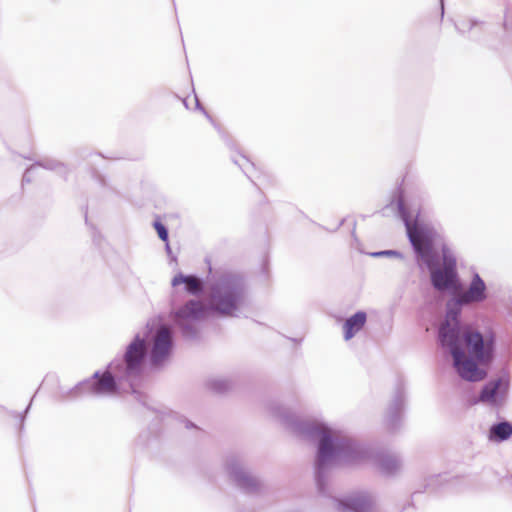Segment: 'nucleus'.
Here are the masks:
<instances>
[{"label": "nucleus", "instance_id": "obj_1", "mask_svg": "<svg viewBox=\"0 0 512 512\" xmlns=\"http://www.w3.org/2000/svg\"><path fill=\"white\" fill-rule=\"evenodd\" d=\"M394 207L406 227L417 260L429 271L432 287L440 293L457 294L462 289L457 259L437 230L420 221V212L412 220L405 203L402 182L393 191L391 201L382 209V214L385 215L387 210Z\"/></svg>", "mask_w": 512, "mask_h": 512}, {"label": "nucleus", "instance_id": "obj_2", "mask_svg": "<svg viewBox=\"0 0 512 512\" xmlns=\"http://www.w3.org/2000/svg\"><path fill=\"white\" fill-rule=\"evenodd\" d=\"M148 347L145 339L137 333L122 357L114 358L103 372L95 371L69 389L64 396L76 400L86 396H111L119 392H130L143 406H147V396L137 388L141 386Z\"/></svg>", "mask_w": 512, "mask_h": 512}, {"label": "nucleus", "instance_id": "obj_3", "mask_svg": "<svg viewBox=\"0 0 512 512\" xmlns=\"http://www.w3.org/2000/svg\"><path fill=\"white\" fill-rule=\"evenodd\" d=\"M246 298L245 279L238 274L223 273L211 284L207 303L189 299L172 312L173 321L180 328L183 339L196 340L199 331L195 322L205 319L209 314L237 317Z\"/></svg>", "mask_w": 512, "mask_h": 512}, {"label": "nucleus", "instance_id": "obj_4", "mask_svg": "<svg viewBox=\"0 0 512 512\" xmlns=\"http://www.w3.org/2000/svg\"><path fill=\"white\" fill-rule=\"evenodd\" d=\"M285 421L299 437L317 441L315 483L318 493L332 498L328 488L329 465L354 463L368 457L369 450L359 442L346 437L333 436L325 424L302 421L285 416Z\"/></svg>", "mask_w": 512, "mask_h": 512}, {"label": "nucleus", "instance_id": "obj_5", "mask_svg": "<svg viewBox=\"0 0 512 512\" xmlns=\"http://www.w3.org/2000/svg\"><path fill=\"white\" fill-rule=\"evenodd\" d=\"M140 338L145 339L148 347L146 359L149 357L152 367L163 366L170 358L174 347L172 327L159 322L156 325L147 323L146 332Z\"/></svg>", "mask_w": 512, "mask_h": 512}, {"label": "nucleus", "instance_id": "obj_6", "mask_svg": "<svg viewBox=\"0 0 512 512\" xmlns=\"http://www.w3.org/2000/svg\"><path fill=\"white\" fill-rule=\"evenodd\" d=\"M496 340L493 332L483 335L470 326L464 327V348L468 356L476 358L483 366H489L495 357Z\"/></svg>", "mask_w": 512, "mask_h": 512}, {"label": "nucleus", "instance_id": "obj_7", "mask_svg": "<svg viewBox=\"0 0 512 512\" xmlns=\"http://www.w3.org/2000/svg\"><path fill=\"white\" fill-rule=\"evenodd\" d=\"M509 390V381L502 377L490 379L481 388L473 404H485L492 409L499 410L504 407Z\"/></svg>", "mask_w": 512, "mask_h": 512}, {"label": "nucleus", "instance_id": "obj_8", "mask_svg": "<svg viewBox=\"0 0 512 512\" xmlns=\"http://www.w3.org/2000/svg\"><path fill=\"white\" fill-rule=\"evenodd\" d=\"M338 512H377V500L374 494L361 490L342 498H333Z\"/></svg>", "mask_w": 512, "mask_h": 512}, {"label": "nucleus", "instance_id": "obj_9", "mask_svg": "<svg viewBox=\"0 0 512 512\" xmlns=\"http://www.w3.org/2000/svg\"><path fill=\"white\" fill-rule=\"evenodd\" d=\"M453 367L458 375L468 382H479L487 376V371L476 358L466 355L465 350H458L456 355L452 356Z\"/></svg>", "mask_w": 512, "mask_h": 512}, {"label": "nucleus", "instance_id": "obj_10", "mask_svg": "<svg viewBox=\"0 0 512 512\" xmlns=\"http://www.w3.org/2000/svg\"><path fill=\"white\" fill-rule=\"evenodd\" d=\"M405 400L404 382L399 379L395 384L393 396L385 415V424L390 431H396L401 426Z\"/></svg>", "mask_w": 512, "mask_h": 512}, {"label": "nucleus", "instance_id": "obj_11", "mask_svg": "<svg viewBox=\"0 0 512 512\" xmlns=\"http://www.w3.org/2000/svg\"><path fill=\"white\" fill-rule=\"evenodd\" d=\"M226 469L235 485L247 494H255L261 489V482L250 475L236 458L227 461Z\"/></svg>", "mask_w": 512, "mask_h": 512}, {"label": "nucleus", "instance_id": "obj_12", "mask_svg": "<svg viewBox=\"0 0 512 512\" xmlns=\"http://www.w3.org/2000/svg\"><path fill=\"white\" fill-rule=\"evenodd\" d=\"M464 327L450 322L443 323L438 331V340L442 347L448 348L451 356L464 349Z\"/></svg>", "mask_w": 512, "mask_h": 512}, {"label": "nucleus", "instance_id": "obj_13", "mask_svg": "<svg viewBox=\"0 0 512 512\" xmlns=\"http://www.w3.org/2000/svg\"><path fill=\"white\" fill-rule=\"evenodd\" d=\"M455 28L461 35H466L476 42H487L492 31L491 24L474 18H466L455 23Z\"/></svg>", "mask_w": 512, "mask_h": 512}, {"label": "nucleus", "instance_id": "obj_14", "mask_svg": "<svg viewBox=\"0 0 512 512\" xmlns=\"http://www.w3.org/2000/svg\"><path fill=\"white\" fill-rule=\"evenodd\" d=\"M458 294L468 305L482 303L488 298L486 283L477 271L472 272L467 289Z\"/></svg>", "mask_w": 512, "mask_h": 512}, {"label": "nucleus", "instance_id": "obj_15", "mask_svg": "<svg viewBox=\"0 0 512 512\" xmlns=\"http://www.w3.org/2000/svg\"><path fill=\"white\" fill-rule=\"evenodd\" d=\"M180 284H184L185 291L193 296H199L204 292L205 285L203 279L198 277L195 274L185 275L181 272L176 274L172 281L171 285L173 287L179 286Z\"/></svg>", "mask_w": 512, "mask_h": 512}, {"label": "nucleus", "instance_id": "obj_16", "mask_svg": "<svg viewBox=\"0 0 512 512\" xmlns=\"http://www.w3.org/2000/svg\"><path fill=\"white\" fill-rule=\"evenodd\" d=\"M375 463L380 473L386 477L394 476L401 468V459L395 454L378 453Z\"/></svg>", "mask_w": 512, "mask_h": 512}, {"label": "nucleus", "instance_id": "obj_17", "mask_svg": "<svg viewBox=\"0 0 512 512\" xmlns=\"http://www.w3.org/2000/svg\"><path fill=\"white\" fill-rule=\"evenodd\" d=\"M367 322V314L364 311H357L348 317L343 324L344 339H352L359 331L363 329Z\"/></svg>", "mask_w": 512, "mask_h": 512}, {"label": "nucleus", "instance_id": "obj_18", "mask_svg": "<svg viewBox=\"0 0 512 512\" xmlns=\"http://www.w3.org/2000/svg\"><path fill=\"white\" fill-rule=\"evenodd\" d=\"M512 436V422L502 419L493 423L488 430V439L491 442L502 443Z\"/></svg>", "mask_w": 512, "mask_h": 512}, {"label": "nucleus", "instance_id": "obj_19", "mask_svg": "<svg viewBox=\"0 0 512 512\" xmlns=\"http://www.w3.org/2000/svg\"><path fill=\"white\" fill-rule=\"evenodd\" d=\"M447 310H446V321L452 322L454 325H462L460 321V315L463 306H468L467 303L462 302V298L457 293L452 295V298L447 302Z\"/></svg>", "mask_w": 512, "mask_h": 512}, {"label": "nucleus", "instance_id": "obj_20", "mask_svg": "<svg viewBox=\"0 0 512 512\" xmlns=\"http://www.w3.org/2000/svg\"><path fill=\"white\" fill-rule=\"evenodd\" d=\"M36 167H41L46 170L56 171L59 175L63 176L65 179L69 173V169L63 162H60L53 158H44L42 160L35 162Z\"/></svg>", "mask_w": 512, "mask_h": 512}, {"label": "nucleus", "instance_id": "obj_21", "mask_svg": "<svg viewBox=\"0 0 512 512\" xmlns=\"http://www.w3.org/2000/svg\"><path fill=\"white\" fill-rule=\"evenodd\" d=\"M206 385L209 390L217 394H224L233 388V382L228 378L211 379Z\"/></svg>", "mask_w": 512, "mask_h": 512}, {"label": "nucleus", "instance_id": "obj_22", "mask_svg": "<svg viewBox=\"0 0 512 512\" xmlns=\"http://www.w3.org/2000/svg\"><path fill=\"white\" fill-rule=\"evenodd\" d=\"M234 164H236L243 173L255 184L253 180V174L252 170L255 171V165L253 162H251L245 155L239 153V158H236L235 156L231 157Z\"/></svg>", "mask_w": 512, "mask_h": 512}, {"label": "nucleus", "instance_id": "obj_23", "mask_svg": "<svg viewBox=\"0 0 512 512\" xmlns=\"http://www.w3.org/2000/svg\"><path fill=\"white\" fill-rule=\"evenodd\" d=\"M153 227L154 229L156 230L157 234H158V237L163 241V242H168V239H169V231H168V228L160 221V220H155L153 222Z\"/></svg>", "mask_w": 512, "mask_h": 512}, {"label": "nucleus", "instance_id": "obj_24", "mask_svg": "<svg viewBox=\"0 0 512 512\" xmlns=\"http://www.w3.org/2000/svg\"><path fill=\"white\" fill-rule=\"evenodd\" d=\"M369 255L373 258H381V257H396L399 259L403 258V254L398 250H382L371 252Z\"/></svg>", "mask_w": 512, "mask_h": 512}, {"label": "nucleus", "instance_id": "obj_25", "mask_svg": "<svg viewBox=\"0 0 512 512\" xmlns=\"http://www.w3.org/2000/svg\"><path fill=\"white\" fill-rule=\"evenodd\" d=\"M32 401H33V398L30 400V403L28 404V406L26 407V409L22 412V413H18L16 411H12L10 412V415L15 418V419H18L20 424H19V432H22L23 429H24V421H25V418H26V415L31 407V404H32Z\"/></svg>", "mask_w": 512, "mask_h": 512}, {"label": "nucleus", "instance_id": "obj_26", "mask_svg": "<svg viewBox=\"0 0 512 512\" xmlns=\"http://www.w3.org/2000/svg\"><path fill=\"white\" fill-rule=\"evenodd\" d=\"M442 481H447V475H433L429 478L428 480V483L426 485V489L428 490H431V491H436V489L434 488V484L435 483H439V482H442Z\"/></svg>", "mask_w": 512, "mask_h": 512}, {"label": "nucleus", "instance_id": "obj_27", "mask_svg": "<svg viewBox=\"0 0 512 512\" xmlns=\"http://www.w3.org/2000/svg\"><path fill=\"white\" fill-rule=\"evenodd\" d=\"M503 27L506 33L512 34V17L510 16L509 7L506 6L504 13Z\"/></svg>", "mask_w": 512, "mask_h": 512}, {"label": "nucleus", "instance_id": "obj_28", "mask_svg": "<svg viewBox=\"0 0 512 512\" xmlns=\"http://www.w3.org/2000/svg\"><path fill=\"white\" fill-rule=\"evenodd\" d=\"M195 108L196 110H199L203 113V115L215 126L217 127V124L214 122V119L212 116L208 113V111L202 106L200 100L198 99L197 95L195 94Z\"/></svg>", "mask_w": 512, "mask_h": 512}, {"label": "nucleus", "instance_id": "obj_29", "mask_svg": "<svg viewBox=\"0 0 512 512\" xmlns=\"http://www.w3.org/2000/svg\"><path fill=\"white\" fill-rule=\"evenodd\" d=\"M36 168V165L35 163L33 165H31L29 168L26 169V171L24 172L23 174V178H22V184H28V183H31L32 182V172L33 170Z\"/></svg>", "mask_w": 512, "mask_h": 512}, {"label": "nucleus", "instance_id": "obj_30", "mask_svg": "<svg viewBox=\"0 0 512 512\" xmlns=\"http://www.w3.org/2000/svg\"><path fill=\"white\" fill-rule=\"evenodd\" d=\"M90 228H91L92 239H93L94 244L97 247H101L103 239H102L100 233L96 230V228L93 225H90Z\"/></svg>", "mask_w": 512, "mask_h": 512}, {"label": "nucleus", "instance_id": "obj_31", "mask_svg": "<svg viewBox=\"0 0 512 512\" xmlns=\"http://www.w3.org/2000/svg\"><path fill=\"white\" fill-rule=\"evenodd\" d=\"M268 267H269V261L267 258L263 260L262 263V273L267 277L268 276Z\"/></svg>", "mask_w": 512, "mask_h": 512}, {"label": "nucleus", "instance_id": "obj_32", "mask_svg": "<svg viewBox=\"0 0 512 512\" xmlns=\"http://www.w3.org/2000/svg\"><path fill=\"white\" fill-rule=\"evenodd\" d=\"M182 422L185 424V427L187 429L196 428V425L193 422H191L190 420L186 419V418H184L182 420Z\"/></svg>", "mask_w": 512, "mask_h": 512}, {"label": "nucleus", "instance_id": "obj_33", "mask_svg": "<svg viewBox=\"0 0 512 512\" xmlns=\"http://www.w3.org/2000/svg\"><path fill=\"white\" fill-rule=\"evenodd\" d=\"M226 145L229 147L230 150L236 149V145L231 139H226Z\"/></svg>", "mask_w": 512, "mask_h": 512}, {"label": "nucleus", "instance_id": "obj_34", "mask_svg": "<svg viewBox=\"0 0 512 512\" xmlns=\"http://www.w3.org/2000/svg\"><path fill=\"white\" fill-rule=\"evenodd\" d=\"M165 250H166L168 255H170L172 253L169 241L165 242Z\"/></svg>", "mask_w": 512, "mask_h": 512}, {"label": "nucleus", "instance_id": "obj_35", "mask_svg": "<svg viewBox=\"0 0 512 512\" xmlns=\"http://www.w3.org/2000/svg\"><path fill=\"white\" fill-rule=\"evenodd\" d=\"M84 216H85V223H86V225H90L89 222H88V208H87V206L85 207Z\"/></svg>", "mask_w": 512, "mask_h": 512}, {"label": "nucleus", "instance_id": "obj_36", "mask_svg": "<svg viewBox=\"0 0 512 512\" xmlns=\"http://www.w3.org/2000/svg\"><path fill=\"white\" fill-rule=\"evenodd\" d=\"M440 5H441V17L443 18V16H444V0H440Z\"/></svg>", "mask_w": 512, "mask_h": 512}, {"label": "nucleus", "instance_id": "obj_37", "mask_svg": "<svg viewBox=\"0 0 512 512\" xmlns=\"http://www.w3.org/2000/svg\"><path fill=\"white\" fill-rule=\"evenodd\" d=\"M182 102H183L184 106H185L186 108H188L187 98H183V99H182Z\"/></svg>", "mask_w": 512, "mask_h": 512}]
</instances>
